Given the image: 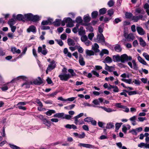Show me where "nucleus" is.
Segmentation results:
<instances>
[{"mask_svg": "<svg viewBox=\"0 0 149 149\" xmlns=\"http://www.w3.org/2000/svg\"><path fill=\"white\" fill-rule=\"evenodd\" d=\"M138 40L139 41L140 45L143 47H145L146 45V42L143 40V38L140 37L138 38Z\"/></svg>", "mask_w": 149, "mask_h": 149, "instance_id": "obj_18", "label": "nucleus"}, {"mask_svg": "<svg viewBox=\"0 0 149 149\" xmlns=\"http://www.w3.org/2000/svg\"><path fill=\"white\" fill-rule=\"evenodd\" d=\"M63 53L65 54H67V56L70 58L72 57V54L71 53L68 52V50L67 48H65L63 50Z\"/></svg>", "mask_w": 149, "mask_h": 149, "instance_id": "obj_27", "label": "nucleus"}, {"mask_svg": "<svg viewBox=\"0 0 149 149\" xmlns=\"http://www.w3.org/2000/svg\"><path fill=\"white\" fill-rule=\"evenodd\" d=\"M75 21L77 23H81L82 22V20L81 17H78L76 18Z\"/></svg>", "mask_w": 149, "mask_h": 149, "instance_id": "obj_51", "label": "nucleus"}, {"mask_svg": "<svg viewBox=\"0 0 149 149\" xmlns=\"http://www.w3.org/2000/svg\"><path fill=\"white\" fill-rule=\"evenodd\" d=\"M98 14V13L97 11H95L93 12L91 14L92 17V18H95Z\"/></svg>", "mask_w": 149, "mask_h": 149, "instance_id": "obj_43", "label": "nucleus"}, {"mask_svg": "<svg viewBox=\"0 0 149 149\" xmlns=\"http://www.w3.org/2000/svg\"><path fill=\"white\" fill-rule=\"evenodd\" d=\"M132 20H133L134 22H137L139 20L138 16H133L132 17Z\"/></svg>", "mask_w": 149, "mask_h": 149, "instance_id": "obj_54", "label": "nucleus"}, {"mask_svg": "<svg viewBox=\"0 0 149 149\" xmlns=\"http://www.w3.org/2000/svg\"><path fill=\"white\" fill-rule=\"evenodd\" d=\"M91 73L97 77H98L99 76V74L95 70H93L92 71Z\"/></svg>", "mask_w": 149, "mask_h": 149, "instance_id": "obj_60", "label": "nucleus"}, {"mask_svg": "<svg viewBox=\"0 0 149 149\" xmlns=\"http://www.w3.org/2000/svg\"><path fill=\"white\" fill-rule=\"evenodd\" d=\"M39 16L37 15H32V17L31 19V21L35 22L39 20Z\"/></svg>", "mask_w": 149, "mask_h": 149, "instance_id": "obj_35", "label": "nucleus"}, {"mask_svg": "<svg viewBox=\"0 0 149 149\" xmlns=\"http://www.w3.org/2000/svg\"><path fill=\"white\" fill-rule=\"evenodd\" d=\"M109 51L106 49H103L100 52V55L101 56H102L104 54H108Z\"/></svg>", "mask_w": 149, "mask_h": 149, "instance_id": "obj_28", "label": "nucleus"}, {"mask_svg": "<svg viewBox=\"0 0 149 149\" xmlns=\"http://www.w3.org/2000/svg\"><path fill=\"white\" fill-rule=\"evenodd\" d=\"M38 51L39 53L40 52L44 55H46L47 53V51L46 48V45H43L42 47H39Z\"/></svg>", "mask_w": 149, "mask_h": 149, "instance_id": "obj_1", "label": "nucleus"}, {"mask_svg": "<svg viewBox=\"0 0 149 149\" xmlns=\"http://www.w3.org/2000/svg\"><path fill=\"white\" fill-rule=\"evenodd\" d=\"M15 20L13 19H11L8 22V23L10 26H12L15 23Z\"/></svg>", "mask_w": 149, "mask_h": 149, "instance_id": "obj_32", "label": "nucleus"}, {"mask_svg": "<svg viewBox=\"0 0 149 149\" xmlns=\"http://www.w3.org/2000/svg\"><path fill=\"white\" fill-rule=\"evenodd\" d=\"M42 121L44 124H45L47 126H48V125H50V123L49 121L48 120L45 118L42 120Z\"/></svg>", "mask_w": 149, "mask_h": 149, "instance_id": "obj_41", "label": "nucleus"}, {"mask_svg": "<svg viewBox=\"0 0 149 149\" xmlns=\"http://www.w3.org/2000/svg\"><path fill=\"white\" fill-rule=\"evenodd\" d=\"M78 31L79 35L81 36H83L85 33V31L84 29V28L82 26L80 27Z\"/></svg>", "mask_w": 149, "mask_h": 149, "instance_id": "obj_17", "label": "nucleus"}, {"mask_svg": "<svg viewBox=\"0 0 149 149\" xmlns=\"http://www.w3.org/2000/svg\"><path fill=\"white\" fill-rule=\"evenodd\" d=\"M56 63L54 60H53L50 62V64L48 65L47 68L49 71H51L56 68Z\"/></svg>", "mask_w": 149, "mask_h": 149, "instance_id": "obj_6", "label": "nucleus"}, {"mask_svg": "<svg viewBox=\"0 0 149 149\" xmlns=\"http://www.w3.org/2000/svg\"><path fill=\"white\" fill-rule=\"evenodd\" d=\"M20 78L24 79H26V77L23 76H21L17 77V78L13 79L10 82L11 83H13L14 81H16V80H18Z\"/></svg>", "mask_w": 149, "mask_h": 149, "instance_id": "obj_38", "label": "nucleus"}, {"mask_svg": "<svg viewBox=\"0 0 149 149\" xmlns=\"http://www.w3.org/2000/svg\"><path fill=\"white\" fill-rule=\"evenodd\" d=\"M87 55L88 56H93L94 55V52L91 50H86V51Z\"/></svg>", "mask_w": 149, "mask_h": 149, "instance_id": "obj_29", "label": "nucleus"}, {"mask_svg": "<svg viewBox=\"0 0 149 149\" xmlns=\"http://www.w3.org/2000/svg\"><path fill=\"white\" fill-rule=\"evenodd\" d=\"M113 13L114 11L112 9L109 10L107 11L108 14L110 16H111L112 15H113Z\"/></svg>", "mask_w": 149, "mask_h": 149, "instance_id": "obj_59", "label": "nucleus"}, {"mask_svg": "<svg viewBox=\"0 0 149 149\" xmlns=\"http://www.w3.org/2000/svg\"><path fill=\"white\" fill-rule=\"evenodd\" d=\"M78 146L88 148H95L94 146L89 144L80 143L78 144Z\"/></svg>", "mask_w": 149, "mask_h": 149, "instance_id": "obj_9", "label": "nucleus"}, {"mask_svg": "<svg viewBox=\"0 0 149 149\" xmlns=\"http://www.w3.org/2000/svg\"><path fill=\"white\" fill-rule=\"evenodd\" d=\"M143 56L146 60L149 61V55L147 53L144 52L143 54Z\"/></svg>", "mask_w": 149, "mask_h": 149, "instance_id": "obj_46", "label": "nucleus"}, {"mask_svg": "<svg viewBox=\"0 0 149 149\" xmlns=\"http://www.w3.org/2000/svg\"><path fill=\"white\" fill-rule=\"evenodd\" d=\"M42 83V81L41 78L39 77L37 79H36L33 81V83L36 85H40Z\"/></svg>", "mask_w": 149, "mask_h": 149, "instance_id": "obj_14", "label": "nucleus"}, {"mask_svg": "<svg viewBox=\"0 0 149 149\" xmlns=\"http://www.w3.org/2000/svg\"><path fill=\"white\" fill-rule=\"evenodd\" d=\"M111 58L109 56L107 57L104 59V63H110L112 62Z\"/></svg>", "mask_w": 149, "mask_h": 149, "instance_id": "obj_30", "label": "nucleus"}, {"mask_svg": "<svg viewBox=\"0 0 149 149\" xmlns=\"http://www.w3.org/2000/svg\"><path fill=\"white\" fill-rule=\"evenodd\" d=\"M64 113H58L54 114L53 116L54 117H58V118H62L63 119V117L64 116Z\"/></svg>", "mask_w": 149, "mask_h": 149, "instance_id": "obj_26", "label": "nucleus"}, {"mask_svg": "<svg viewBox=\"0 0 149 149\" xmlns=\"http://www.w3.org/2000/svg\"><path fill=\"white\" fill-rule=\"evenodd\" d=\"M114 3V1L113 0H110L108 2L107 4L109 7H111L113 6Z\"/></svg>", "mask_w": 149, "mask_h": 149, "instance_id": "obj_48", "label": "nucleus"}, {"mask_svg": "<svg viewBox=\"0 0 149 149\" xmlns=\"http://www.w3.org/2000/svg\"><path fill=\"white\" fill-rule=\"evenodd\" d=\"M106 9L105 8H103L100 9L99 11L100 15H104L106 13Z\"/></svg>", "mask_w": 149, "mask_h": 149, "instance_id": "obj_36", "label": "nucleus"}, {"mask_svg": "<svg viewBox=\"0 0 149 149\" xmlns=\"http://www.w3.org/2000/svg\"><path fill=\"white\" fill-rule=\"evenodd\" d=\"M92 102L95 105L100 104L99 101H98V100L97 99L94 100Z\"/></svg>", "mask_w": 149, "mask_h": 149, "instance_id": "obj_64", "label": "nucleus"}, {"mask_svg": "<svg viewBox=\"0 0 149 149\" xmlns=\"http://www.w3.org/2000/svg\"><path fill=\"white\" fill-rule=\"evenodd\" d=\"M95 41L96 42L104 43L105 40L103 34L102 33L98 34L95 40Z\"/></svg>", "mask_w": 149, "mask_h": 149, "instance_id": "obj_4", "label": "nucleus"}, {"mask_svg": "<svg viewBox=\"0 0 149 149\" xmlns=\"http://www.w3.org/2000/svg\"><path fill=\"white\" fill-rule=\"evenodd\" d=\"M138 147L140 148H142L144 147L145 148H147V143H145L143 142L141 143L140 144H138Z\"/></svg>", "mask_w": 149, "mask_h": 149, "instance_id": "obj_33", "label": "nucleus"}, {"mask_svg": "<svg viewBox=\"0 0 149 149\" xmlns=\"http://www.w3.org/2000/svg\"><path fill=\"white\" fill-rule=\"evenodd\" d=\"M55 40L57 42V43L60 46H61L63 45V42L61 40L56 39Z\"/></svg>", "mask_w": 149, "mask_h": 149, "instance_id": "obj_57", "label": "nucleus"}, {"mask_svg": "<svg viewBox=\"0 0 149 149\" xmlns=\"http://www.w3.org/2000/svg\"><path fill=\"white\" fill-rule=\"evenodd\" d=\"M130 132L132 134L136 135L137 134V132L136 129L132 130L130 131Z\"/></svg>", "mask_w": 149, "mask_h": 149, "instance_id": "obj_63", "label": "nucleus"}, {"mask_svg": "<svg viewBox=\"0 0 149 149\" xmlns=\"http://www.w3.org/2000/svg\"><path fill=\"white\" fill-rule=\"evenodd\" d=\"M99 48V46L96 43H94L93 45H92V49L96 53H97L100 52Z\"/></svg>", "mask_w": 149, "mask_h": 149, "instance_id": "obj_11", "label": "nucleus"}, {"mask_svg": "<svg viewBox=\"0 0 149 149\" xmlns=\"http://www.w3.org/2000/svg\"><path fill=\"white\" fill-rule=\"evenodd\" d=\"M10 147L13 149H21L19 147L13 145L9 144Z\"/></svg>", "mask_w": 149, "mask_h": 149, "instance_id": "obj_45", "label": "nucleus"}, {"mask_svg": "<svg viewBox=\"0 0 149 149\" xmlns=\"http://www.w3.org/2000/svg\"><path fill=\"white\" fill-rule=\"evenodd\" d=\"M115 50L117 52H120L121 51L122 49L120 45H117L115 47Z\"/></svg>", "mask_w": 149, "mask_h": 149, "instance_id": "obj_42", "label": "nucleus"}, {"mask_svg": "<svg viewBox=\"0 0 149 149\" xmlns=\"http://www.w3.org/2000/svg\"><path fill=\"white\" fill-rule=\"evenodd\" d=\"M11 51L13 54H15V53L20 54L21 52V51L19 49H17L15 47H13L11 48Z\"/></svg>", "mask_w": 149, "mask_h": 149, "instance_id": "obj_24", "label": "nucleus"}, {"mask_svg": "<svg viewBox=\"0 0 149 149\" xmlns=\"http://www.w3.org/2000/svg\"><path fill=\"white\" fill-rule=\"evenodd\" d=\"M94 36V33H90L89 34H88V38L90 40H92L93 39V37Z\"/></svg>", "mask_w": 149, "mask_h": 149, "instance_id": "obj_52", "label": "nucleus"}, {"mask_svg": "<svg viewBox=\"0 0 149 149\" xmlns=\"http://www.w3.org/2000/svg\"><path fill=\"white\" fill-rule=\"evenodd\" d=\"M121 108L123 109V111L124 112L128 113L129 111V109L126 106L123 105Z\"/></svg>", "mask_w": 149, "mask_h": 149, "instance_id": "obj_47", "label": "nucleus"}, {"mask_svg": "<svg viewBox=\"0 0 149 149\" xmlns=\"http://www.w3.org/2000/svg\"><path fill=\"white\" fill-rule=\"evenodd\" d=\"M85 136V134L84 132H83L81 134H79L78 138L80 139L84 138Z\"/></svg>", "mask_w": 149, "mask_h": 149, "instance_id": "obj_62", "label": "nucleus"}, {"mask_svg": "<svg viewBox=\"0 0 149 149\" xmlns=\"http://www.w3.org/2000/svg\"><path fill=\"white\" fill-rule=\"evenodd\" d=\"M67 42L69 46H74L75 45L74 41L70 38H69L68 39Z\"/></svg>", "mask_w": 149, "mask_h": 149, "instance_id": "obj_25", "label": "nucleus"}, {"mask_svg": "<svg viewBox=\"0 0 149 149\" xmlns=\"http://www.w3.org/2000/svg\"><path fill=\"white\" fill-rule=\"evenodd\" d=\"M74 123L77 125L78 124L79 125H81L84 124V122L83 120L81 119H78L79 118H77V120H76V117H74Z\"/></svg>", "mask_w": 149, "mask_h": 149, "instance_id": "obj_13", "label": "nucleus"}, {"mask_svg": "<svg viewBox=\"0 0 149 149\" xmlns=\"http://www.w3.org/2000/svg\"><path fill=\"white\" fill-rule=\"evenodd\" d=\"M61 80L62 81H67L71 77L69 74H61L58 76Z\"/></svg>", "mask_w": 149, "mask_h": 149, "instance_id": "obj_5", "label": "nucleus"}, {"mask_svg": "<svg viewBox=\"0 0 149 149\" xmlns=\"http://www.w3.org/2000/svg\"><path fill=\"white\" fill-rule=\"evenodd\" d=\"M24 18V17L21 14L18 15L16 17V19L19 20H23Z\"/></svg>", "mask_w": 149, "mask_h": 149, "instance_id": "obj_39", "label": "nucleus"}, {"mask_svg": "<svg viewBox=\"0 0 149 149\" xmlns=\"http://www.w3.org/2000/svg\"><path fill=\"white\" fill-rule=\"evenodd\" d=\"M114 127L113 123H109L107 124L106 128L107 129H111Z\"/></svg>", "mask_w": 149, "mask_h": 149, "instance_id": "obj_37", "label": "nucleus"}, {"mask_svg": "<svg viewBox=\"0 0 149 149\" xmlns=\"http://www.w3.org/2000/svg\"><path fill=\"white\" fill-rule=\"evenodd\" d=\"M81 36V39L82 42H84L85 41L88 39L86 35H84Z\"/></svg>", "mask_w": 149, "mask_h": 149, "instance_id": "obj_44", "label": "nucleus"}, {"mask_svg": "<svg viewBox=\"0 0 149 149\" xmlns=\"http://www.w3.org/2000/svg\"><path fill=\"white\" fill-rule=\"evenodd\" d=\"M125 15V17L127 18H130L132 16V13H126Z\"/></svg>", "mask_w": 149, "mask_h": 149, "instance_id": "obj_50", "label": "nucleus"}, {"mask_svg": "<svg viewBox=\"0 0 149 149\" xmlns=\"http://www.w3.org/2000/svg\"><path fill=\"white\" fill-rule=\"evenodd\" d=\"M133 83H134L135 84L137 85H139L141 83V82L139 79H134L132 81Z\"/></svg>", "mask_w": 149, "mask_h": 149, "instance_id": "obj_49", "label": "nucleus"}, {"mask_svg": "<svg viewBox=\"0 0 149 149\" xmlns=\"http://www.w3.org/2000/svg\"><path fill=\"white\" fill-rule=\"evenodd\" d=\"M78 51L81 53H82L83 52V49L80 46H78L77 47Z\"/></svg>", "mask_w": 149, "mask_h": 149, "instance_id": "obj_56", "label": "nucleus"}, {"mask_svg": "<svg viewBox=\"0 0 149 149\" xmlns=\"http://www.w3.org/2000/svg\"><path fill=\"white\" fill-rule=\"evenodd\" d=\"M71 116L69 115H66L64 114V117L63 119H65L68 120L70 119L71 118Z\"/></svg>", "mask_w": 149, "mask_h": 149, "instance_id": "obj_58", "label": "nucleus"}, {"mask_svg": "<svg viewBox=\"0 0 149 149\" xmlns=\"http://www.w3.org/2000/svg\"><path fill=\"white\" fill-rule=\"evenodd\" d=\"M122 123H116V129L117 130H118L120 127L121 125L122 124Z\"/></svg>", "mask_w": 149, "mask_h": 149, "instance_id": "obj_53", "label": "nucleus"}, {"mask_svg": "<svg viewBox=\"0 0 149 149\" xmlns=\"http://www.w3.org/2000/svg\"><path fill=\"white\" fill-rule=\"evenodd\" d=\"M98 107L100 108L103 109L104 110L107 112H111L114 111L115 110L110 108H107L104 107Z\"/></svg>", "mask_w": 149, "mask_h": 149, "instance_id": "obj_20", "label": "nucleus"}, {"mask_svg": "<svg viewBox=\"0 0 149 149\" xmlns=\"http://www.w3.org/2000/svg\"><path fill=\"white\" fill-rule=\"evenodd\" d=\"M27 31L28 32H36V28L35 27L33 26H31L27 29Z\"/></svg>", "mask_w": 149, "mask_h": 149, "instance_id": "obj_21", "label": "nucleus"}, {"mask_svg": "<svg viewBox=\"0 0 149 149\" xmlns=\"http://www.w3.org/2000/svg\"><path fill=\"white\" fill-rule=\"evenodd\" d=\"M124 36L128 41H132L135 38V37L132 33L128 34L125 32H124Z\"/></svg>", "mask_w": 149, "mask_h": 149, "instance_id": "obj_2", "label": "nucleus"}, {"mask_svg": "<svg viewBox=\"0 0 149 149\" xmlns=\"http://www.w3.org/2000/svg\"><path fill=\"white\" fill-rule=\"evenodd\" d=\"M56 113L55 110H49L45 113V114L47 116H50L53 113Z\"/></svg>", "mask_w": 149, "mask_h": 149, "instance_id": "obj_31", "label": "nucleus"}, {"mask_svg": "<svg viewBox=\"0 0 149 149\" xmlns=\"http://www.w3.org/2000/svg\"><path fill=\"white\" fill-rule=\"evenodd\" d=\"M132 63H133V66L132 65V63L130 62H128V64L131 68L135 70H137L138 68L135 61L134 60H133L132 61Z\"/></svg>", "mask_w": 149, "mask_h": 149, "instance_id": "obj_8", "label": "nucleus"}, {"mask_svg": "<svg viewBox=\"0 0 149 149\" xmlns=\"http://www.w3.org/2000/svg\"><path fill=\"white\" fill-rule=\"evenodd\" d=\"M91 18L88 15L84 16V21L86 22H88L91 20Z\"/></svg>", "mask_w": 149, "mask_h": 149, "instance_id": "obj_34", "label": "nucleus"}, {"mask_svg": "<svg viewBox=\"0 0 149 149\" xmlns=\"http://www.w3.org/2000/svg\"><path fill=\"white\" fill-rule=\"evenodd\" d=\"M61 20L60 19H56V21L54 22V25L57 26H59L61 24Z\"/></svg>", "mask_w": 149, "mask_h": 149, "instance_id": "obj_40", "label": "nucleus"}, {"mask_svg": "<svg viewBox=\"0 0 149 149\" xmlns=\"http://www.w3.org/2000/svg\"><path fill=\"white\" fill-rule=\"evenodd\" d=\"M65 22L66 23H68L67 25V27H72L74 26L73 22L70 17L66 18L65 19Z\"/></svg>", "mask_w": 149, "mask_h": 149, "instance_id": "obj_7", "label": "nucleus"}, {"mask_svg": "<svg viewBox=\"0 0 149 149\" xmlns=\"http://www.w3.org/2000/svg\"><path fill=\"white\" fill-rule=\"evenodd\" d=\"M120 62L122 63H124L125 61L132 59L131 56H128L126 54H124L120 56Z\"/></svg>", "mask_w": 149, "mask_h": 149, "instance_id": "obj_3", "label": "nucleus"}, {"mask_svg": "<svg viewBox=\"0 0 149 149\" xmlns=\"http://www.w3.org/2000/svg\"><path fill=\"white\" fill-rule=\"evenodd\" d=\"M68 71L71 74V76H75L76 74L74 72L73 70L72 69H69L68 70Z\"/></svg>", "mask_w": 149, "mask_h": 149, "instance_id": "obj_55", "label": "nucleus"}, {"mask_svg": "<svg viewBox=\"0 0 149 149\" xmlns=\"http://www.w3.org/2000/svg\"><path fill=\"white\" fill-rule=\"evenodd\" d=\"M79 62L81 66H84L85 65V62L84 61V58L81 54L79 55Z\"/></svg>", "mask_w": 149, "mask_h": 149, "instance_id": "obj_15", "label": "nucleus"}, {"mask_svg": "<svg viewBox=\"0 0 149 149\" xmlns=\"http://www.w3.org/2000/svg\"><path fill=\"white\" fill-rule=\"evenodd\" d=\"M32 14L31 13H29L24 15V19L26 20H31L32 17Z\"/></svg>", "mask_w": 149, "mask_h": 149, "instance_id": "obj_19", "label": "nucleus"}, {"mask_svg": "<svg viewBox=\"0 0 149 149\" xmlns=\"http://www.w3.org/2000/svg\"><path fill=\"white\" fill-rule=\"evenodd\" d=\"M137 59L139 62L143 65H147L148 64L140 56L138 55L137 57Z\"/></svg>", "mask_w": 149, "mask_h": 149, "instance_id": "obj_16", "label": "nucleus"}, {"mask_svg": "<svg viewBox=\"0 0 149 149\" xmlns=\"http://www.w3.org/2000/svg\"><path fill=\"white\" fill-rule=\"evenodd\" d=\"M111 88L113 89V91L114 92H118L119 91V89L117 86L109 84V87H108V89L110 90Z\"/></svg>", "mask_w": 149, "mask_h": 149, "instance_id": "obj_12", "label": "nucleus"}, {"mask_svg": "<svg viewBox=\"0 0 149 149\" xmlns=\"http://www.w3.org/2000/svg\"><path fill=\"white\" fill-rule=\"evenodd\" d=\"M113 58L114 62H118L120 61V56L118 55L113 56Z\"/></svg>", "mask_w": 149, "mask_h": 149, "instance_id": "obj_22", "label": "nucleus"}, {"mask_svg": "<svg viewBox=\"0 0 149 149\" xmlns=\"http://www.w3.org/2000/svg\"><path fill=\"white\" fill-rule=\"evenodd\" d=\"M36 102L38 104L39 106L41 107H42L43 106V105L42 103L40 101L39 99H37L36 101Z\"/></svg>", "mask_w": 149, "mask_h": 149, "instance_id": "obj_61", "label": "nucleus"}, {"mask_svg": "<svg viewBox=\"0 0 149 149\" xmlns=\"http://www.w3.org/2000/svg\"><path fill=\"white\" fill-rule=\"evenodd\" d=\"M105 69L109 72H111L114 70V68L113 66H109L107 64L105 65Z\"/></svg>", "mask_w": 149, "mask_h": 149, "instance_id": "obj_23", "label": "nucleus"}, {"mask_svg": "<svg viewBox=\"0 0 149 149\" xmlns=\"http://www.w3.org/2000/svg\"><path fill=\"white\" fill-rule=\"evenodd\" d=\"M136 29L138 33L140 35H143L145 33L144 30L141 27L137 26Z\"/></svg>", "mask_w": 149, "mask_h": 149, "instance_id": "obj_10", "label": "nucleus"}]
</instances>
